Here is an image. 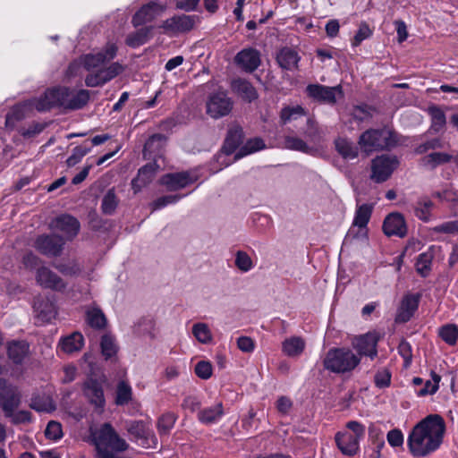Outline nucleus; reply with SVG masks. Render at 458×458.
<instances>
[{"mask_svg": "<svg viewBox=\"0 0 458 458\" xmlns=\"http://www.w3.org/2000/svg\"><path fill=\"white\" fill-rule=\"evenodd\" d=\"M197 21L196 15H175L165 20L160 27L165 33L176 35L192 30Z\"/></svg>", "mask_w": 458, "mask_h": 458, "instance_id": "obj_12", "label": "nucleus"}, {"mask_svg": "<svg viewBox=\"0 0 458 458\" xmlns=\"http://www.w3.org/2000/svg\"><path fill=\"white\" fill-rule=\"evenodd\" d=\"M233 105V100L225 91L212 92L206 100V113L213 119H219L231 113Z\"/></svg>", "mask_w": 458, "mask_h": 458, "instance_id": "obj_5", "label": "nucleus"}, {"mask_svg": "<svg viewBox=\"0 0 458 458\" xmlns=\"http://www.w3.org/2000/svg\"><path fill=\"white\" fill-rule=\"evenodd\" d=\"M100 347L106 360L111 359L117 353L118 346L114 335L106 334L101 337Z\"/></svg>", "mask_w": 458, "mask_h": 458, "instance_id": "obj_40", "label": "nucleus"}, {"mask_svg": "<svg viewBox=\"0 0 458 458\" xmlns=\"http://www.w3.org/2000/svg\"><path fill=\"white\" fill-rule=\"evenodd\" d=\"M304 114V109L301 106H286L281 110V119L284 123L296 119Z\"/></svg>", "mask_w": 458, "mask_h": 458, "instance_id": "obj_53", "label": "nucleus"}, {"mask_svg": "<svg viewBox=\"0 0 458 458\" xmlns=\"http://www.w3.org/2000/svg\"><path fill=\"white\" fill-rule=\"evenodd\" d=\"M224 416V407L222 403H216L215 405L207 407L198 413V420L205 425L217 423Z\"/></svg>", "mask_w": 458, "mask_h": 458, "instance_id": "obj_29", "label": "nucleus"}, {"mask_svg": "<svg viewBox=\"0 0 458 458\" xmlns=\"http://www.w3.org/2000/svg\"><path fill=\"white\" fill-rule=\"evenodd\" d=\"M126 430L131 436L136 444L143 448H155L157 445V438L154 432L142 420H131L126 425Z\"/></svg>", "mask_w": 458, "mask_h": 458, "instance_id": "obj_8", "label": "nucleus"}, {"mask_svg": "<svg viewBox=\"0 0 458 458\" xmlns=\"http://www.w3.org/2000/svg\"><path fill=\"white\" fill-rule=\"evenodd\" d=\"M306 91L309 97L313 99L329 105L335 104L337 98L343 96V90L340 85L327 87L320 84H310L307 86Z\"/></svg>", "mask_w": 458, "mask_h": 458, "instance_id": "obj_10", "label": "nucleus"}, {"mask_svg": "<svg viewBox=\"0 0 458 458\" xmlns=\"http://www.w3.org/2000/svg\"><path fill=\"white\" fill-rule=\"evenodd\" d=\"M377 337L375 334L368 333L359 336H355L352 340V346L357 352V354L361 360L362 356H368L374 359L377 355Z\"/></svg>", "mask_w": 458, "mask_h": 458, "instance_id": "obj_13", "label": "nucleus"}, {"mask_svg": "<svg viewBox=\"0 0 458 458\" xmlns=\"http://www.w3.org/2000/svg\"><path fill=\"white\" fill-rule=\"evenodd\" d=\"M386 439L392 447H402L404 442L403 434L399 428L391 429L386 435Z\"/></svg>", "mask_w": 458, "mask_h": 458, "instance_id": "obj_62", "label": "nucleus"}, {"mask_svg": "<svg viewBox=\"0 0 458 458\" xmlns=\"http://www.w3.org/2000/svg\"><path fill=\"white\" fill-rule=\"evenodd\" d=\"M243 132L240 126H233L229 129L227 136L223 146V151L226 155H231L242 142Z\"/></svg>", "mask_w": 458, "mask_h": 458, "instance_id": "obj_32", "label": "nucleus"}, {"mask_svg": "<svg viewBox=\"0 0 458 458\" xmlns=\"http://www.w3.org/2000/svg\"><path fill=\"white\" fill-rule=\"evenodd\" d=\"M234 264L236 267L242 273H247L254 267L253 261L249 254L242 250L235 253Z\"/></svg>", "mask_w": 458, "mask_h": 458, "instance_id": "obj_50", "label": "nucleus"}, {"mask_svg": "<svg viewBox=\"0 0 458 458\" xmlns=\"http://www.w3.org/2000/svg\"><path fill=\"white\" fill-rule=\"evenodd\" d=\"M284 145L288 149L300 151L305 154H311L315 151V149L312 147H310L303 140L294 136L285 137Z\"/></svg>", "mask_w": 458, "mask_h": 458, "instance_id": "obj_42", "label": "nucleus"}, {"mask_svg": "<svg viewBox=\"0 0 458 458\" xmlns=\"http://www.w3.org/2000/svg\"><path fill=\"white\" fill-rule=\"evenodd\" d=\"M305 341L299 336H291L282 343V351L288 357H298L305 349Z\"/></svg>", "mask_w": 458, "mask_h": 458, "instance_id": "obj_33", "label": "nucleus"}, {"mask_svg": "<svg viewBox=\"0 0 458 458\" xmlns=\"http://www.w3.org/2000/svg\"><path fill=\"white\" fill-rule=\"evenodd\" d=\"M373 207L369 204H362L357 207L352 226L347 233V237L352 235L356 239H367V225L369 222Z\"/></svg>", "mask_w": 458, "mask_h": 458, "instance_id": "obj_9", "label": "nucleus"}, {"mask_svg": "<svg viewBox=\"0 0 458 458\" xmlns=\"http://www.w3.org/2000/svg\"><path fill=\"white\" fill-rule=\"evenodd\" d=\"M86 320L88 324L96 329H102L106 325V318L103 311L95 306L89 307L86 310Z\"/></svg>", "mask_w": 458, "mask_h": 458, "instance_id": "obj_37", "label": "nucleus"}, {"mask_svg": "<svg viewBox=\"0 0 458 458\" xmlns=\"http://www.w3.org/2000/svg\"><path fill=\"white\" fill-rule=\"evenodd\" d=\"M64 244L65 241L62 236L50 233L38 235L34 241L33 247L46 257L55 258L62 254Z\"/></svg>", "mask_w": 458, "mask_h": 458, "instance_id": "obj_7", "label": "nucleus"}, {"mask_svg": "<svg viewBox=\"0 0 458 458\" xmlns=\"http://www.w3.org/2000/svg\"><path fill=\"white\" fill-rule=\"evenodd\" d=\"M372 36V30L366 22H361L359 26L352 41L353 47H358L363 40L369 38Z\"/></svg>", "mask_w": 458, "mask_h": 458, "instance_id": "obj_55", "label": "nucleus"}, {"mask_svg": "<svg viewBox=\"0 0 458 458\" xmlns=\"http://www.w3.org/2000/svg\"><path fill=\"white\" fill-rule=\"evenodd\" d=\"M66 109L77 110L82 108L89 100V91L87 89H71L66 88Z\"/></svg>", "mask_w": 458, "mask_h": 458, "instance_id": "obj_27", "label": "nucleus"}, {"mask_svg": "<svg viewBox=\"0 0 458 458\" xmlns=\"http://www.w3.org/2000/svg\"><path fill=\"white\" fill-rule=\"evenodd\" d=\"M433 257L431 249L419 255L416 262V270L420 276L425 277L428 275Z\"/></svg>", "mask_w": 458, "mask_h": 458, "instance_id": "obj_41", "label": "nucleus"}, {"mask_svg": "<svg viewBox=\"0 0 458 458\" xmlns=\"http://www.w3.org/2000/svg\"><path fill=\"white\" fill-rule=\"evenodd\" d=\"M20 403L21 394L18 389L6 380L0 379V406L4 415L12 414V411H15Z\"/></svg>", "mask_w": 458, "mask_h": 458, "instance_id": "obj_11", "label": "nucleus"}, {"mask_svg": "<svg viewBox=\"0 0 458 458\" xmlns=\"http://www.w3.org/2000/svg\"><path fill=\"white\" fill-rule=\"evenodd\" d=\"M197 180L198 176L196 174L185 171L165 174L160 182L169 191H177L193 183Z\"/></svg>", "mask_w": 458, "mask_h": 458, "instance_id": "obj_18", "label": "nucleus"}, {"mask_svg": "<svg viewBox=\"0 0 458 458\" xmlns=\"http://www.w3.org/2000/svg\"><path fill=\"white\" fill-rule=\"evenodd\" d=\"M66 87H58L46 90L43 96L30 100L29 106L39 112H45L54 107L66 109Z\"/></svg>", "mask_w": 458, "mask_h": 458, "instance_id": "obj_4", "label": "nucleus"}, {"mask_svg": "<svg viewBox=\"0 0 458 458\" xmlns=\"http://www.w3.org/2000/svg\"><path fill=\"white\" fill-rule=\"evenodd\" d=\"M132 396L131 386L125 381H120L116 388L115 403L123 406L127 404Z\"/></svg>", "mask_w": 458, "mask_h": 458, "instance_id": "obj_44", "label": "nucleus"}, {"mask_svg": "<svg viewBox=\"0 0 458 458\" xmlns=\"http://www.w3.org/2000/svg\"><path fill=\"white\" fill-rule=\"evenodd\" d=\"M123 72V66L119 63H113L106 68H102L95 73H90L85 78L88 87L101 86Z\"/></svg>", "mask_w": 458, "mask_h": 458, "instance_id": "obj_14", "label": "nucleus"}, {"mask_svg": "<svg viewBox=\"0 0 458 458\" xmlns=\"http://www.w3.org/2000/svg\"><path fill=\"white\" fill-rule=\"evenodd\" d=\"M398 165L399 161L394 156L381 155L376 157L371 162V180L377 183L386 182Z\"/></svg>", "mask_w": 458, "mask_h": 458, "instance_id": "obj_6", "label": "nucleus"}, {"mask_svg": "<svg viewBox=\"0 0 458 458\" xmlns=\"http://www.w3.org/2000/svg\"><path fill=\"white\" fill-rule=\"evenodd\" d=\"M397 134L387 127L369 129L359 138V145L365 152L389 149L397 144Z\"/></svg>", "mask_w": 458, "mask_h": 458, "instance_id": "obj_3", "label": "nucleus"}, {"mask_svg": "<svg viewBox=\"0 0 458 458\" xmlns=\"http://www.w3.org/2000/svg\"><path fill=\"white\" fill-rule=\"evenodd\" d=\"M117 47L114 44H109L104 52L97 54H89L81 58V63L87 71L98 68L101 64L114 58Z\"/></svg>", "mask_w": 458, "mask_h": 458, "instance_id": "obj_19", "label": "nucleus"}, {"mask_svg": "<svg viewBox=\"0 0 458 458\" xmlns=\"http://www.w3.org/2000/svg\"><path fill=\"white\" fill-rule=\"evenodd\" d=\"M398 352L403 358L404 365L408 367L411 364L412 359L411 344L407 341L403 340L398 345Z\"/></svg>", "mask_w": 458, "mask_h": 458, "instance_id": "obj_63", "label": "nucleus"}, {"mask_svg": "<svg viewBox=\"0 0 458 458\" xmlns=\"http://www.w3.org/2000/svg\"><path fill=\"white\" fill-rule=\"evenodd\" d=\"M194 371L201 379H208L212 376V365L209 361L200 360L196 364Z\"/></svg>", "mask_w": 458, "mask_h": 458, "instance_id": "obj_59", "label": "nucleus"}, {"mask_svg": "<svg viewBox=\"0 0 458 458\" xmlns=\"http://www.w3.org/2000/svg\"><path fill=\"white\" fill-rule=\"evenodd\" d=\"M234 63L247 72H252L260 65V53L252 47L243 48L234 57Z\"/></svg>", "mask_w": 458, "mask_h": 458, "instance_id": "obj_20", "label": "nucleus"}, {"mask_svg": "<svg viewBox=\"0 0 458 458\" xmlns=\"http://www.w3.org/2000/svg\"><path fill=\"white\" fill-rule=\"evenodd\" d=\"M233 90L244 100L251 102L258 98L255 88L246 80H234L232 83Z\"/></svg>", "mask_w": 458, "mask_h": 458, "instance_id": "obj_35", "label": "nucleus"}, {"mask_svg": "<svg viewBox=\"0 0 458 458\" xmlns=\"http://www.w3.org/2000/svg\"><path fill=\"white\" fill-rule=\"evenodd\" d=\"M45 435L48 439L51 440L60 439L63 436L61 424L54 420L49 421L47 426Z\"/></svg>", "mask_w": 458, "mask_h": 458, "instance_id": "obj_61", "label": "nucleus"}, {"mask_svg": "<svg viewBox=\"0 0 458 458\" xmlns=\"http://www.w3.org/2000/svg\"><path fill=\"white\" fill-rule=\"evenodd\" d=\"M166 142V138L163 134H154L146 141L143 148V155L146 158H156L161 154Z\"/></svg>", "mask_w": 458, "mask_h": 458, "instance_id": "obj_28", "label": "nucleus"}, {"mask_svg": "<svg viewBox=\"0 0 458 458\" xmlns=\"http://www.w3.org/2000/svg\"><path fill=\"white\" fill-rule=\"evenodd\" d=\"M91 150L89 142L85 141L83 144L75 147L72 149V155L67 158V165L73 166L78 164L81 158L86 156Z\"/></svg>", "mask_w": 458, "mask_h": 458, "instance_id": "obj_48", "label": "nucleus"}, {"mask_svg": "<svg viewBox=\"0 0 458 458\" xmlns=\"http://www.w3.org/2000/svg\"><path fill=\"white\" fill-rule=\"evenodd\" d=\"M383 232L387 236L404 237L407 226L403 216L399 213L389 214L384 220Z\"/></svg>", "mask_w": 458, "mask_h": 458, "instance_id": "obj_22", "label": "nucleus"}, {"mask_svg": "<svg viewBox=\"0 0 458 458\" xmlns=\"http://www.w3.org/2000/svg\"><path fill=\"white\" fill-rule=\"evenodd\" d=\"M453 160V155L444 152H433L425 156L422 159V165L431 169L436 168L439 165H443Z\"/></svg>", "mask_w": 458, "mask_h": 458, "instance_id": "obj_39", "label": "nucleus"}, {"mask_svg": "<svg viewBox=\"0 0 458 458\" xmlns=\"http://www.w3.org/2000/svg\"><path fill=\"white\" fill-rule=\"evenodd\" d=\"M162 12L161 6L157 3H148L143 5L132 17L135 27L153 21Z\"/></svg>", "mask_w": 458, "mask_h": 458, "instance_id": "obj_25", "label": "nucleus"}, {"mask_svg": "<svg viewBox=\"0 0 458 458\" xmlns=\"http://www.w3.org/2000/svg\"><path fill=\"white\" fill-rule=\"evenodd\" d=\"M445 431L444 419L430 414L417 423L408 436L407 445L414 457H426L436 452L443 443Z\"/></svg>", "mask_w": 458, "mask_h": 458, "instance_id": "obj_1", "label": "nucleus"}, {"mask_svg": "<svg viewBox=\"0 0 458 458\" xmlns=\"http://www.w3.org/2000/svg\"><path fill=\"white\" fill-rule=\"evenodd\" d=\"M335 438L336 445L343 454L352 456L359 452L360 440L355 438L350 432H338Z\"/></svg>", "mask_w": 458, "mask_h": 458, "instance_id": "obj_23", "label": "nucleus"}, {"mask_svg": "<svg viewBox=\"0 0 458 458\" xmlns=\"http://www.w3.org/2000/svg\"><path fill=\"white\" fill-rule=\"evenodd\" d=\"M181 198L182 196L178 194L160 197L151 204L152 210L161 209L169 204H174L179 201Z\"/></svg>", "mask_w": 458, "mask_h": 458, "instance_id": "obj_58", "label": "nucleus"}, {"mask_svg": "<svg viewBox=\"0 0 458 458\" xmlns=\"http://www.w3.org/2000/svg\"><path fill=\"white\" fill-rule=\"evenodd\" d=\"M157 169V165L156 163H148L139 170L137 177L131 182L135 192L140 191L141 188L151 182L156 175Z\"/></svg>", "mask_w": 458, "mask_h": 458, "instance_id": "obj_26", "label": "nucleus"}, {"mask_svg": "<svg viewBox=\"0 0 458 458\" xmlns=\"http://www.w3.org/2000/svg\"><path fill=\"white\" fill-rule=\"evenodd\" d=\"M266 148L265 142L260 138H253L249 140L238 150L234 156V159L238 160L247 155L259 151Z\"/></svg>", "mask_w": 458, "mask_h": 458, "instance_id": "obj_38", "label": "nucleus"}, {"mask_svg": "<svg viewBox=\"0 0 458 458\" xmlns=\"http://www.w3.org/2000/svg\"><path fill=\"white\" fill-rule=\"evenodd\" d=\"M34 310L42 322H50L56 316L55 303L48 298L38 297L34 301Z\"/></svg>", "mask_w": 458, "mask_h": 458, "instance_id": "obj_24", "label": "nucleus"}, {"mask_svg": "<svg viewBox=\"0 0 458 458\" xmlns=\"http://www.w3.org/2000/svg\"><path fill=\"white\" fill-rule=\"evenodd\" d=\"M36 282L43 288L57 292L64 291L66 283L50 268L45 266L39 267L36 271Z\"/></svg>", "mask_w": 458, "mask_h": 458, "instance_id": "obj_16", "label": "nucleus"}, {"mask_svg": "<svg viewBox=\"0 0 458 458\" xmlns=\"http://www.w3.org/2000/svg\"><path fill=\"white\" fill-rule=\"evenodd\" d=\"M118 205V199L114 190H109L102 199L101 210L106 215H112Z\"/></svg>", "mask_w": 458, "mask_h": 458, "instance_id": "obj_47", "label": "nucleus"}, {"mask_svg": "<svg viewBox=\"0 0 458 458\" xmlns=\"http://www.w3.org/2000/svg\"><path fill=\"white\" fill-rule=\"evenodd\" d=\"M151 31L150 27H145L138 30L137 31L128 35L126 43L131 47H138L145 44L148 38V35Z\"/></svg>", "mask_w": 458, "mask_h": 458, "instance_id": "obj_43", "label": "nucleus"}, {"mask_svg": "<svg viewBox=\"0 0 458 458\" xmlns=\"http://www.w3.org/2000/svg\"><path fill=\"white\" fill-rule=\"evenodd\" d=\"M201 402L199 397L195 395H188L184 397L182 403V408L191 412H195L200 408Z\"/></svg>", "mask_w": 458, "mask_h": 458, "instance_id": "obj_64", "label": "nucleus"}, {"mask_svg": "<svg viewBox=\"0 0 458 458\" xmlns=\"http://www.w3.org/2000/svg\"><path fill=\"white\" fill-rule=\"evenodd\" d=\"M21 263L25 268L33 270L38 269L39 267H41L43 261L38 256L34 254L32 251H28L22 256Z\"/></svg>", "mask_w": 458, "mask_h": 458, "instance_id": "obj_56", "label": "nucleus"}, {"mask_svg": "<svg viewBox=\"0 0 458 458\" xmlns=\"http://www.w3.org/2000/svg\"><path fill=\"white\" fill-rule=\"evenodd\" d=\"M337 153L344 159H354L358 157L359 148L352 140L346 138H338L335 140Z\"/></svg>", "mask_w": 458, "mask_h": 458, "instance_id": "obj_34", "label": "nucleus"}, {"mask_svg": "<svg viewBox=\"0 0 458 458\" xmlns=\"http://www.w3.org/2000/svg\"><path fill=\"white\" fill-rule=\"evenodd\" d=\"M360 363V357L347 347L329 349L323 360L324 368L336 374L350 373Z\"/></svg>", "mask_w": 458, "mask_h": 458, "instance_id": "obj_2", "label": "nucleus"}, {"mask_svg": "<svg viewBox=\"0 0 458 458\" xmlns=\"http://www.w3.org/2000/svg\"><path fill=\"white\" fill-rule=\"evenodd\" d=\"M441 339L449 345H454L458 339V327L454 324H446L439 328Z\"/></svg>", "mask_w": 458, "mask_h": 458, "instance_id": "obj_45", "label": "nucleus"}, {"mask_svg": "<svg viewBox=\"0 0 458 458\" xmlns=\"http://www.w3.org/2000/svg\"><path fill=\"white\" fill-rule=\"evenodd\" d=\"M177 416L174 412L163 414L157 421V430L159 434L166 435L174 428Z\"/></svg>", "mask_w": 458, "mask_h": 458, "instance_id": "obj_49", "label": "nucleus"}, {"mask_svg": "<svg viewBox=\"0 0 458 458\" xmlns=\"http://www.w3.org/2000/svg\"><path fill=\"white\" fill-rule=\"evenodd\" d=\"M59 344L63 352L72 353L78 352L82 348L84 344V338L81 333L74 332L72 335L62 338Z\"/></svg>", "mask_w": 458, "mask_h": 458, "instance_id": "obj_36", "label": "nucleus"}, {"mask_svg": "<svg viewBox=\"0 0 458 458\" xmlns=\"http://www.w3.org/2000/svg\"><path fill=\"white\" fill-rule=\"evenodd\" d=\"M30 345L25 341H13L7 346L10 360L15 364H21L29 353Z\"/></svg>", "mask_w": 458, "mask_h": 458, "instance_id": "obj_31", "label": "nucleus"}, {"mask_svg": "<svg viewBox=\"0 0 458 458\" xmlns=\"http://www.w3.org/2000/svg\"><path fill=\"white\" fill-rule=\"evenodd\" d=\"M433 205V202L427 198L420 199L415 207V216L422 221H429Z\"/></svg>", "mask_w": 458, "mask_h": 458, "instance_id": "obj_46", "label": "nucleus"}, {"mask_svg": "<svg viewBox=\"0 0 458 458\" xmlns=\"http://www.w3.org/2000/svg\"><path fill=\"white\" fill-rule=\"evenodd\" d=\"M46 127L47 123H45L33 122L31 124L28 126V128H21L20 130V133L24 138H33L41 133Z\"/></svg>", "mask_w": 458, "mask_h": 458, "instance_id": "obj_57", "label": "nucleus"}, {"mask_svg": "<svg viewBox=\"0 0 458 458\" xmlns=\"http://www.w3.org/2000/svg\"><path fill=\"white\" fill-rule=\"evenodd\" d=\"M301 56L298 53L290 48L283 47L276 55V61L279 66L284 70H293L298 67Z\"/></svg>", "mask_w": 458, "mask_h": 458, "instance_id": "obj_30", "label": "nucleus"}, {"mask_svg": "<svg viewBox=\"0 0 458 458\" xmlns=\"http://www.w3.org/2000/svg\"><path fill=\"white\" fill-rule=\"evenodd\" d=\"M431 231L435 233L454 234L458 233V220L446 221L434 226Z\"/></svg>", "mask_w": 458, "mask_h": 458, "instance_id": "obj_54", "label": "nucleus"}, {"mask_svg": "<svg viewBox=\"0 0 458 458\" xmlns=\"http://www.w3.org/2000/svg\"><path fill=\"white\" fill-rule=\"evenodd\" d=\"M420 297V293L407 294L403 297L395 317L397 323H406L412 318L419 307Z\"/></svg>", "mask_w": 458, "mask_h": 458, "instance_id": "obj_21", "label": "nucleus"}, {"mask_svg": "<svg viewBox=\"0 0 458 458\" xmlns=\"http://www.w3.org/2000/svg\"><path fill=\"white\" fill-rule=\"evenodd\" d=\"M192 334L201 344H208L212 340L211 332L207 324L197 323L192 327Z\"/></svg>", "mask_w": 458, "mask_h": 458, "instance_id": "obj_51", "label": "nucleus"}, {"mask_svg": "<svg viewBox=\"0 0 458 458\" xmlns=\"http://www.w3.org/2000/svg\"><path fill=\"white\" fill-rule=\"evenodd\" d=\"M429 112L432 119L431 128L435 131H438L445 124V115L444 112L437 106L430 107Z\"/></svg>", "mask_w": 458, "mask_h": 458, "instance_id": "obj_52", "label": "nucleus"}, {"mask_svg": "<svg viewBox=\"0 0 458 458\" xmlns=\"http://www.w3.org/2000/svg\"><path fill=\"white\" fill-rule=\"evenodd\" d=\"M391 382V373L388 369H383L378 370L374 377V383L378 388L389 386Z\"/></svg>", "mask_w": 458, "mask_h": 458, "instance_id": "obj_60", "label": "nucleus"}, {"mask_svg": "<svg viewBox=\"0 0 458 458\" xmlns=\"http://www.w3.org/2000/svg\"><path fill=\"white\" fill-rule=\"evenodd\" d=\"M49 226L53 230L62 232L67 240H72L81 228L78 219L68 214L56 216L51 221Z\"/></svg>", "mask_w": 458, "mask_h": 458, "instance_id": "obj_15", "label": "nucleus"}, {"mask_svg": "<svg viewBox=\"0 0 458 458\" xmlns=\"http://www.w3.org/2000/svg\"><path fill=\"white\" fill-rule=\"evenodd\" d=\"M82 391L89 402L102 411L106 405L102 383L96 378L89 377L83 383Z\"/></svg>", "mask_w": 458, "mask_h": 458, "instance_id": "obj_17", "label": "nucleus"}]
</instances>
